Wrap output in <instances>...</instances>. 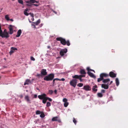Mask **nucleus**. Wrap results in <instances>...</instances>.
Listing matches in <instances>:
<instances>
[{
	"label": "nucleus",
	"mask_w": 128,
	"mask_h": 128,
	"mask_svg": "<svg viewBox=\"0 0 128 128\" xmlns=\"http://www.w3.org/2000/svg\"><path fill=\"white\" fill-rule=\"evenodd\" d=\"M24 14L26 16H28V15L29 14L26 11H24Z\"/></svg>",
	"instance_id": "37"
},
{
	"label": "nucleus",
	"mask_w": 128,
	"mask_h": 128,
	"mask_svg": "<svg viewBox=\"0 0 128 128\" xmlns=\"http://www.w3.org/2000/svg\"><path fill=\"white\" fill-rule=\"evenodd\" d=\"M57 90H55L54 91V92L55 94H57Z\"/></svg>",
	"instance_id": "51"
},
{
	"label": "nucleus",
	"mask_w": 128,
	"mask_h": 128,
	"mask_svg": "<svg viewBox=\"0 0 128 128\" xmlns=\"http://www.w3.org/2000/svg\"><path fill=\"white\" fill-rule=\"evenodd\" d=\"M14 52V51H13L12 50H11L10 52L9 53L10 55H11L12 53Z\"/></svg>",
	"instance_id": "40"
},
{
	"label": "nucleus",
	"mask_w": 128,
	"mask_h": 128,
	"mask_svg": "<svg viewBox=\"0 0 128 128\" xmlns=\"http://www.w3.org/2000/svg\"><path fill=\"white\" fill-rule=\"evenodd\" d=\"M54 77V75L53 74H50L47 76H45L44 78V80L49 81L52 80Z\"/></svg>",
	"instance_id": "2"
},
{
	"label": "nucleus",
	"mask_w": 128,
	"mask_h": 128,
	"mask_svg": "<svg viewBox=\"0 0 128 128\" xmlns=\"http://www.w3.org/2000/svg\"><path fill=\"white\" fill-rule=\"evenodd\" d=\"M47 48H48L49 49L50 48V46H47Z\"/></svg>",
	"instance_id": "62"
},
{
	"label": "nucleus",
	"mask_w": 128,
	"mask_h": 128,
	"mask_svg": "<svg viewBox=\"0 0 128 128\" xmlns=\"http://www.w3.org/2000/svg\"><path fill=\"white\" fill-rule=\"evenodd\" d=\"M31 14V16L32 17H34V14Z\"/></svg>",
	"instance_id": "52"
},
{
	"label": "nucleus",
	"mask_w": 128,
	"mask_h": 128,
	"mask_svg": "<svg viewBox=\"0 0 128 128\" xmlns=\"http://www.w3.org/2000/svg\"><path fill=\"white\" fill-rule=\"evenodd\" d=\"M31 20L32 21H33L34 20V17H32V18L31 19Z\"/></svg>",
	"instance_id": "60"
},
{
	"label": "nucleus",
	"mask_w": 128,
	"mask_h": 128,
	"mask_svg": "<svg viewBox=\"0 0 128 128\" xmlns=\"http://www.w3.org/2000/svg\"><path fill=\"white\" fill-rule=\"evenodd\" d=\"M78 79H79V80H80L81 82H82V78L79 77Z\"/></svg>",
	"instance_id": "47"
},
{
	"label": "nucleus",
	"mask_w": 128,
	"mask_h": 128,
	"mask_svg": "<svg viewBox=\"0 0 128 128\" xmlns=\"http://www.w3.org/2000/svg\"><path fill=\"white\" fill-rule=\"evenodd\" d=\"M77 83V80L76 79H72L70 82V84L74 88H75Z\"/></svg>",
	"instance_id": "4"
},
{
	"label": "nucleus",
	"mask_w": 128,
	"mask_h": 128,
	"mask_svg": "<svg viewBox=\"0 0 128 128\" xmlns=\"http://www.w3.org/2000/svg\"><path fill=\"white\" fill-rule=\"evenodd\" d=\"M11 50H12L13 51H14L15 50H17V49L16 48H15L14 47H12L11 48Z\"/></svg>",
	"instance_id": "38"
},
{
	"label": "nucleus",
	"mask_w": 128,
	"mask_h": 128,
	"mask_svg": "<svg viewBox=\"0 0 128 128\" xmlns=\"http://www.w3.org/2000/svg\"><path fill=\"white\" fill-rule=\"evenodd\" d=\"M97 95L98 97H102V96L103 95L102 94L100 93H98Z\"/></svg>",
	"instance_id": "27"
},
{
	"label": "nucleus",
	"mask_w": 128,
	"mask_h": 128,
	"mask_svg": "<svg viewBox=\"0 0 128 128\" xmlns=\"http://www.w3.org/2000/svg\"><path fill=\"white\" fill-rule=\"evenodd\" d=\"M85 75H79V76L80 78H82L85 77Z\"/></svg>",
	"instance_id": "41"
},
{
	"label": "nucleus",
	"mask_w": 128,
	"mask_h": 128,
	"mask_svg": "<svg viewBox=\"0 0 128 128\" xmlns=\"http://www.w3.org/2000/svg\"><path fill=\"white\" fill-rule=\"evenodd\" d=\"M47 100L46 97H45L43 99H42V102L44 104H45L46 103Z\"/></svg>",
	"instance_id": "23"
},
{
	"label": "nucleus",
	"mask_w": 128,
	"mask_h": 128,
	"mask_svg": "<svg viewBox=\"0 0 128 128\" xmlns=\"http://www.w3.org/2000/svg\"><path fill=\"white\" fill-rule=\"evenodd\" d=\"M47 100H48L50 101L51 102L52 101V100L50 98L48 97H46Z\"/></svg>",
	"instance_id": "39"
},
{
	"label": "nucleus",
	"mask_w": 128,
	"mask_h": 128,
	"mask_svg": "<svg viewBox=\"0 0 128 128\" xmlns=\"http://www.w3.org/2000/svg\"><path fill=\"white\" fill-rule=\"evenodd\" d=\"M97 88L98 86L96 85L94 86L92 88L93 91L95 92H96L97 90Z\"/></svg>",
	"instance_id": "16"
},
{
	"label": "nucleus",
	"mask_w": 128,
	"mask_h": 128,
	"mask_svg": "<svg viewBox=\"0 0 128 128\" xmlns=\"http://www.w3.org/2000/svg\"><path fill=\"white\" fill-rule=\"evenodd\" d=\"M52 121H57L58 122H60V120L58 119V117L57 116H56L52 118Z\"/></svg>",
	"instance_id": "13"
},
{
	"label": "nucleus",
	"mask_w": 128,
	"mask_h": 128,
	"mask_svg": "<svg viewBox=\"0 0 128 128\" xmlns=\"http://www.w3.org/2000/svg\"><path fill=\"white\" fill-rule=\"evenodd\" d=\"M49 93L50 94H52L53 93V91L52 90H50L48 91Z\"/></svg>",
	"instance_id": "33"
},
{
	"label": "nucleus",
	"mask_w": 128,
	"mask_h": 128,
	"mask_svg": "<svg viewBox=\"0 0 128 128\" xmlns=\"http://www.w3.org/2000/svg\"><path fill=\"white\" fill-rule=\"evenodd\" d=\"M18 2L22 4L23 5V1L22 0H18Z\"/></svg>",
	"instance_id": "28"
},
{
	"label": "nucleus",
	"mask_w": 128,
	"mask_h": 128,
	"mask_svg": "<svg viewBox=\"0 0 128 128\" xmlns=\"http://www.w3.org/2000/svg\"><path fill=\"white\" fill-rule=\"evenodd\" d=\"M101 87L102 88H104L105 89H108V83L107 84H102Z\"/></svg>",
	"instance_id": "12"
},
{
	"label": "nucleus",
	"mask_w": 128,
	"mask_h": 128,
	"mask_svg": "<svg viewBox=\"0 0 128 128\" xmlns=\"http://www.w3.org/2000/svg\"><path fill=\"white\" fill-rule=\"evenodd\" d=\"M46 96V94H44L41 95H38V98L40 100H42Z\"/></svg>",
	"instance_id": "11"
},
{
	"label": "nucleus",
	"mask_w": 128,
	"mask_h": 128,
	"mask_svg": "<svg viewBox=\"0 0 128 128\" xmlns=\"http://www.w3.org/2000/svg\"><path fill=\"white\" fill-rule=\"evenodd\" d=\"M40 20L39 19L36 22H33L32 23L36 25H38L40 23Z\"/></svg>",
	"instance_id": "20"
},
{
	"label": "nucleus",
	"mask_w": 128,
	"mask_h": 128,
	"mask_svg": "<svg viewBox=\"0 0 128 128\" xmlns=\"http://www.w3.org/2000/svg\"><path fill=\"white\" fill-rule=\"evenodd\" d=\"M67 52V50L66 48L61 50L60 52V54L61 56H63L64 55V54L66 53Z\"/></svg>",
	"instance_id": "7"
},
{
	"label": "nucleus",
	"mask_w": 128,
	"mask_h": 128,
	"mask_svg": "<svg viewBox=\"0 0 128 128\" xmlns=\"http://www.w3.org/2000/svg\"><path fill=\"white\" fill-rule=\"evenodd\" d=\"M25 99L27 102H29L30 103H31L30 102V99L29 97L28 96L26 95L25 96Z\"/></svg>",
	"instance_id": "15"
},
{
	"label": "nucleus",
	"mask_w": 128,
	"mask_h": 128,
	"mask_svg": "<svg viewBox=\"0 0 128 128\" xmlns=\"http://www.w3.org/2000/svg\"><path fill=\"white\" fill-rule=\"evenodd\" d=\"M10 21H11L12 22H13L14 20H13L12 19H10Z\"/></svg>",
	"instance_id": "59"
},
{
	"label": "nucleus",
	"mask_w": 128,
	"mask_h": 128,
	"mask_svg": "<svg viewBox=\"0 0 128 128\" xmlns=\"http://www.w3.org/2000/svg\"><path fill=\"white\" fill-rule=\"evenodd\" d=\"M83 89L86 91H88L90 90L91 88V87L88 85H87L84 86Z\"/></svg>",
	"instance_id": "5"
},
{
	"label": "nucleus",
	"mask_w": 128,
	"mask_h": 128,
	"mask_svg": "<svg viewBox=\"0 0 128 128\" xmlns=\"http://www.w3.org/2000/svg\"><path fill=\"white\" fill-rule=\"evenodd\" d=\"M90 71H92V72H94V70H92L91 69H90Z\"/></svg>",
	"instance_id": "61"
},
{
	"label": "nucleus",
	"mask_w": 128,
	"mask_h": 128,
	"mask_svg": "<svg viewBox=\"0 0 128 128\" xmlns=\"http://www.w3.org/2000/svg\"><path fill=\"white\" fill-rule=\"evenodd\" d=\"M55 80H54V79L53 80V82H52V83H53V84H54Z\"/></svg>",
	"instance_id": "54"
},
{
	"label": "nucleus",
	"mask_w": 128,
	"mask_h": 128,
	"mask_svg": "<svg viewBox=\"0 0 128 128\" xmlns=\"http://www.w3.org/2000/svg\"><path fill=\"white\" fill-rule=\"evenodd\" d=\"M41 76V75L40 74H38L36 75V76L38 77H40Z\"/></svg>",
	"instance_id": "45"
},
{
	"label": "nucleus",
	"mask_w": 128,
	"mask_h": 128,
	"mask_svg": "<svg viewBox=\"0 0 128 128\" xmlns=\"http://www.w3.org/2000/svg\"><path fill=\"white\" fill-rule=\"evenodd\" d=\"M5 18L8 21L10 20V18L8 17V15H6L5 16Z\"/></svg>",
	"instance_id": "25"
},
{
	"label": "nucleus",
	"mask_w": 128,
	"mask_h": 128,
	"mask_svg": "<svg viewBox=\"0 0 128 128\" xmlns=\"http://www.w3.org/2000/svg\"><path fill=\"white\" fill-rule=\"evenodd\" d=\"M30 59L31 60H33V61H34L35 60V58L33 56L31 57Z\"/></svg>",
	"instance_id": "42"
},
{
	"label": "nucleus",
	"mask_w": 128,
	"mask_h": 128,
	"mask_svg": "<svg viewBox=\"0 0 128 128\" xmlns=\"http://www.w3.org/2000/svg\"><path fill=\"white\" fill-rule=\"evenodd\" d=\"M73 122L76 124V122H77L76 120L74 118H73Z\"/></svg>",
	"instance_id": "35"
},
{
	"label": "nucleus",
	"mask_w": 128,
	"mask_h": 128,
	"mask_svg": "<svg viewBox=\"0 0 128 128\" xmlns=\"http://www.w3.org/2000/svg\"><path fill=\"white\" fill-rule=\"evenodd\" d=\"M100 77H101L104 79V78H106L109 76L108 74L105 73H102L100 75Z\"/></svg>",
	"instance_id": "8"
},
{
	"label": "nucleus",
	"mask_w": 128,
	"mask_h": 128,
	"mask_svg": "<svg viewBox=\"0 0 128 128\" xmlns=\"http://www.w3.org/2000/svg\"><path fill=\"white\" fill-rule=\"evenodd\" d=\"M30 2L32 3H34L35 2V0H30Z\"/></svg>",
	"instance_id": "44"
},
{
	"label": "nucleus",
	"mask_w": 128,
	"mask_h": 128,
	"mask_svg": "<svg viewBox=\"0 0 128 128\" xmlns=\"http://www.w3.org/2000/svg\"><path fill=\"white\" fill-rule=\"evenodd\" d=\"M103 79L101 77H100V78H98L97 80V81L98 82H99L100 81L102 80Z\"/></svg>",
	"instance_id": "26"
},
{
	"label": "nucleus",
	"mask_w": 128,
	"mask_h": 128,
	"mask_svg": "<svg viewBox=\"0 0 128 128\" xmlns=\"http://www.w3.org/2000/svg\"><path fill=\"white\" fill-rule=\"evenodd\" d=\"M41 74L43 76H46L47 74V72H46V70L45 69H42L41 71Z\"/></svg>",
	"instance_id": "9"
},
{
	"label": "nucleus",
	"mask_w": 128,
	"mask_h": 128,
	"mask_svg": "<svg viewBox=\"0 0 128 128\" xmlns=\"http://www.w3.org/2000/svg\"><path fill=\"white\" fill-rule=\"evenodd\" d=\"M80 72L81 74H86V72L84 69H81L80 70Z\"/></svg>",
	"instance_id": "18"
},
{
	"label": "nucleus",
	"mask_w": 128,
	"mask_h": 128,
	"mask_svg": "<svg viewBox=\"0 0 128 128\" xmlns=\"http://www.w3.org/2000/svg\"><path fill=\"white\" fill-rule=\"evenodd\" d=\"M72 77L73 78L76 79H78L79 78V76L78 75H75L73 76Z\"/></svg>",
	"instance_id": "24"
},
{
	"label": "nucleus",
	"mask_w": 128,
	"mask_h": 128,
	"mask_svg": "<svg viewBox=\"0 0 128 128\" xmlns=\"http://www.w3.org/2000/svg\"><path fill=\"white\" fill-rule=\"evenodd\" d=\"M65 80V79L64 78H62L61 80H60V81L62 80V81H64Z\"/></svg>",
	"instance_id": "53"
},
{
	"label": "nucleus",
	"mask_w": 128,
	"mask_h": 128,
	"mask_svg": "<svg viewBox=\"0 0 128 128\" xmlns=\"http://www.w3.org/2000/svg\"><path fill=\"white\" fill-rule=\"evenodd\" d=\"M51 106V104L49 102H48L46 103V106L47 107H49Z\"/></svg>",
	"instance_id": "32"
},
{
	"label": "nucleus",
	"mask_w": 128,
	"mask_h": 128,
	"mask_svg": "<svg viewBox=\"0 0 128 128\" xmlns=\"http://www.w3.org/2000/svg\"><path fill=\"white\" fill-rule=\"evenodd\" d=\"M20 98H23V96L22 95H21L20 96Z\"/></svg>",
	"instance_id": "55"
},
{
	"label": "nucleus",
	"mask_w": 128,
	"mask_h": 128,
	"mask_svg": "<svg viewBox=\"0 0 128 128\" xmlns=\"http://www.w3.org/2000/svg\"><path fill=\"white\" fill-rule=\"evenodd\" d=\"M83 85V84L81 83H79L77 85V86L79 87H81Z\"/></svg>",
	"instance_id": "30"
},
{
	"label": "nucleus",
	"mask_w": 128,
	"mask_h": 128,
	"mask_svg": "<svg viewBox=\"0 0 128 128\" xmlns=\"http://www.w3.org/2000/svg\"><path fill=\"white\" fill-rule=\"evenodd\" d=\"M7 33L8 32H7V30L6 29H4L3 32V33H6V34H7Z\"/></svg>",
	"instance_id": "43"
},
{
	"label": "nucleus",
	"mask_w": 128,
	"mask_h": 128,
	"mask_svg": "<svg viewBox=\"0 0 128 128\" xmlns=\"http://www.w3.org/2000/svg\"><path fill=\"white\" fill-rule=\"evenodd\" d=\"M32 5L34 6H38V5H37L36 4H33Z\"/></svg>",
	"instance_id": "63"
},
{
	"label": "nucleus",
	"mask_w": 128,
	"mask_h": 128,
	"mask_svg": "<svg viewBox=\"0 0 128 128\" xmlns=\"http://www.w3.org/2000/svg\"><path fill=\"white\" fill-rule=\"evenodd\" d=\"M41 113V112L39 110H37L36 112V114H40Z\"/></svg>",
	"instance_id": "34"
},
{
	"label": "nucleus",
	"mask_w": 128,
	"mask_h": 128,
	"mask_svg": "<svg viewBox=\"0 0 128 128\" xmlns=\"http://www.w3.org/2000/svg\"><path fill=\"white\" fill-rule=\"evenodd\" d=\"M31 82L30 80L27 79L26 81L24 83V85H25L26 84H28L29 83H30Z\"/></svg>",
	"instance_id": "19"
},
{
	"label": "nucleus",
	"mask_w": 128,
	"mask_h": 128,
	"mask_svg": "<svg viewBox=\"0 0 128 128\" xmlns=\"http://www.w3.org/2000/svg\"><path fill=\"white\" fill-rule=\"evenodd\" d=\"M28 9L27 8H26L25 10H24V11H26V12H27L28 10Z\"/></svg>",
	"instance_id": "56"
},
{
	"label": "nucleus",
	"mask_w": 128,
	"mask_h": 128,
	"mask_svg": "<svg viewBox=\"0 0 128 128\" xmlns=\"http://www.w3.org/2000/svg\"><path fill=\"white\" fill-rule=\"evenodd\" d=\"M56 40L58 41H60L61 43L63 45H65L66 44L68 46H69L70 44L69 40L66 41L64 38L62 37L57 38H56Z\"/></svg>",
	"instance_id": "1"
},
{
	"label": "nucleus",
	"mask_w": 128,
	"mask_h": 128,
	"mask_svg": "<svg viewBox=\"0 0 128 128\" xmlns=\"http://www.w3.org/2000/svg\"><path fill=\"white\" fill-rule=\"evenodd\" d=\"M112 82H113L112 81H111L110 82V84H108V86H109V85H110V84H112Z\"/></svg>",
	"instance_id": "57"
},
{
	"label": "nucleus",
	"mask_w": 128,
	"mask_h": 128,
	"mask_svg": "<svg viewBox=\"0 0 128 128\" xmlns=\"http://www.w3.org/2000/svg\"><path fill=\"white\" fill-rule=\"evenodd\" d=\"M101 92L102 93H104L105 92V90H102Z\"/></svg>",
	"instance_id": "46"
},
{
	"label": "nucleus",
	"mask_w": 128,
	"mask_h": 128,
	"mask_svg": "<svg viewBox=\"0 0 128 128\" xmlns=\"http://www.w3.org/2000/svg\"><path fill=\"white\" fill-rule=\"evenodd\" d=\"M26 2L29 4L30 3V2L29 1H27Z\"/></svg>",
	"instance_id": "58"
},
{
	"label": "nucleus",
	"mask_w": 128,
	"mask_h": 128,
	"mask_svg": "<svg viewBox=\"0 0 128 128\" xmlns=\"http://www.w3.org/2000/svg\"><path fill=\"white\" fill-rule=\"evenodd\" d=\"M68 100L66 98H63V101L64 102H67Z\"/></svg>",
	"instance_id": "36"
},
{
	"label": "nucleus",
	"mask_w": 128,
	"mask_h": 128,
	"mask_svg": "<svg viewBox=\"0 0 128 128\" xmlns=\"http://www.w3.org/2000/svg\"><path fill=\"white\" fill-rule=\"evenodd\" d=\"M109 75L112 78L115 77L116 76V74L112 72H110Z\"/></svg>",
	"instance_id": "10"
},
{
	"label": "nucleus",
	"mask_w": 128,
	"mask_h": 128,
	"mask_svg": "<svg viewBox=\"0 0 128 128\" xmlns=\"http://www.w3.org/2000/svg\"><path fill=\"white\" fill-rule=\"evenodd\" d=\"M54 80H59V81H60V79L58 78H55L54 79Z\"/></svg>",
	"instance_id": "48"
},
{
	"label": "nucleus",
	"mask_w": 128,
	"mask_h": 128,
	"mask_svg": "<svg viewBox=\"0 0 128 128\" xmlns=\"http://www.w3.org/2000/svg\"><path fill=\"white\" fill-rule=\"evenodd\" d=\"M110 80V79L109 78H108L106 79H104L103 80L102 82L104 83H106L108 82H109Z\"/></svg>",
	"instance_id": "21"
},
{
	"label": "nucleus",
	"mask_w": 128,
	"mask_h": 128,
	"mask_svg": "<svg viewBox=\"0 0 128 128\" xmlns=\"http://www.w3.org/2000/svg\"><path fill=\"white\" fill-rule=\"evenodd\" d=\"M68 104V103L67 102H65L64 103V106L65 107H67Z\"/></svg>",
	"instance_id": "29"
},
{
	"label": "nucleus",
	"mask_w": 128,
	"mask_h": 128,
	"mask_svg": "<svg viewBox=\"0 0 128 128\" xmlns=\"http://www.w3.org/2000/svg\"><path fill=\"white\" fill-rule=\"evenodd\" d=\"M0 36L2 37V38H8L10 36L9 35V33H3L1 27V26L0 24Z\"/></svg>",
	"instance_id": "3"
},
{
	"label": "nucleus",
	"mask_w": 128,
	"mask_h": 128,
	"mask_svg": "<svg viewBox=\"0 0 128 128\" xmlns=\"http://www.w3.org/2000/svg\"><path fill=\"white\" fill-rule=\"evenodd\" d=\"M26 5H27V6H30V4H26Z\"/></svg>",
	"instance_id": "64"
},
{
	"label": "nucleus",
	"mask_w": 128,
	"mask_h": 128,
	"mask_svg": "<svg viewBox=\"0 0 128 128\" xmlns=\"http://www.w3.org/2000/svg\"><path fill=\"white\" fill-rule=\"evenodd\" d=\"M116 86H118L119 84V81L118 78H116Z\"/></svg>",
	"instance_id": "22"
},
{
	"label": "nucleus",
	"mask_w": 128,
	"mask_h": 128,
	"mask_svg": "<svg viewBox=\"0 0 128 128\" xmlns=\"http://www.w3.org/2000/svg\"><path fill=\"white\" fill-rule=\"evenodd\" d=\"M14 26L10 25H9V26L8 27L10 31L9 34H12L13 33L14 31L13 28Z\"/></svg>",
	"instance_id": "6"
},
{
	"label": "nucleus",
	"mask_w": 128,
	"mask_h": 128,
	"mask_svg": "<svg viewBox=\"0 0 128 128\" xmlns=\"http://www.w3.org/2000/svg\"><path fill=\"white\" fill-rule=\"evenodd\" d=\"M88 74L91 77L93 78H94L95 77L94 74L91 72H90L88 71Z\"/></svg>",
	"instance_id": "17"
},
{
	"label": "nucleus",
	"mask_w": 128,
	"mask_h": 128,
	"mask_svg": "<svg viewBox=\"0 0 128 128\" xmlns=\"http://www.w3.org/2000/svg\"><path fill=\"white\" fill-rule=\"evenodd\" d=\"M37 97V95L36 94H34V97L35 98H36Z\"/></svg>",
	"instance_id": "50"
},
{
	"label": "nucleus",
	"mask_w": 128,
	"mask_h": 128,
	"mask_svg": "<svg viewBox=\"0 0 128 128\" xmlns=\"http://www.w3.org/2000/svg\"><path fill=\"white\" fill-rule=\"evenodd\" d=\"M22 33V31L21 30H19L17 32V34L16 35V37H18L20 36L21 34Z\"/></svg>",
	"instance_id": "14"
},
{
	"label": "nucleus",
	"mask_w": 128,
	"mask_h": 128,
	"mask_svg": "<svg viewBox=\"0 0 128 128\" xmlns=\"http://www.w3.org/2000/svg\"><path fill=\"white\" fill-rule=\"evenodd\" d=\"M90 69L89 67H87V70L88 71V72L90 71Z\"/></svg>",
	"instance_id": "49"
},
{
	"label": "nucleus",
	"mask_w": 128,
	"mask_h": 128,
	"mask_svg": "<svg viewBox=\"0 0 128 128\" xmlns=\"http://www.w3.org/2000/svg\"><path fill=\"white\" fill-rule=\"evenodd\" d=\"M45 116V115L44 113L42 112L41 113L40 115V117L42 118H44Z\"/></svg>",
	"instance_id": "31"
}]
</instances>
